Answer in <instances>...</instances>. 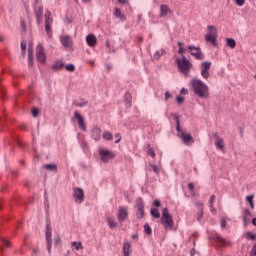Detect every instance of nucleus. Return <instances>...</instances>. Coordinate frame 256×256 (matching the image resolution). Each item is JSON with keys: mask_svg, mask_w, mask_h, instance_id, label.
Wrapping results in <instances>:
<instances>
[{"mask_svg": "<svg viewBox=\"0 0 256 256\" xmlns=\"http://www.w3.org/2000/svg\"><path fill=\"white\" fill-rule=\"evenodd\" d=\"M192 89L200 99H207L209 97V86L204 84L200 79H192Z\"/></svg>", "mask_w": 256, "mask_h": 256, "instance_id": "nucleus-1", "label": "nucleus"}, {"mask_svg": "<svg viewBox=\"0 0 256 256\" xmlns=\"http://www.w3.org/2000/svg\"><path fill=\"white\" fill-rule=\"evenodd\" d=\"M176 63L178 65V69H180L183 75H189V71H191L193 64H191V62L187 60V57H185V55H182V58L176 59Z\"/></svg>", "mask_w": 256, "mask_h": 256, "instance_id": "nucleus-2", "label": "nucleus"}, {"mask_svg": "<svg viewBox=\"0 0 256 256\" xmlns=\"http://www.w3.org/2000/svg\"><path fill=\"white\" fill-rule=\"evenodd\" d=\"M205 40L211 43L213 47H217V28L215 26H208V32L205 36Z\"/></svg>", "mask_w": 256, "mask_h": 256, "instance_id": "nucleus-3", "label": "nucleus"}, {"mask_svg": "<svg viewBox=\"0 0 256 256\" xmlns=\"http://www.w3.org/2000/svg\"><path fill=\"white\" fill-rule=\"evenodd\" d=\"M161 223L162 225H165L166 229L169 227V229H172L174 223H173V217L171 214H169V209L164 208L162 210V217H161Z\"/></svg>", "mask_w": 256, "mask_h": 256, "instance_id": "nucleus-4", "label": "nucleus"}, {"mask_svg": "<svg viewBox=\"0 0 256 256\" xmlns=\"http://www.w3.org/2000/svg\"><path fill=\"white\" fill-rule=\"evenodd\" d=\"M136 217L137 219H143V217H145V202H143L142 198H138L136 200Z\"/></svg>", "mask_w": 256, "mask_h": 256, "instance_id": "nucleus-5", "label": "nucleus"}, {"mask_svg": "<svg viewBox=\"0 0 256 256\" xmlns=\"http://www.w3.org/2000/svg\"><path fill=\"white\" fill-rule=\"evenodd\" d=\"M211 71V62L205 61L200 64V73L203 77V79H209Z\"/></svg>", "mask_w": 256, "mask_h": 256, "instance_id": "nucleus-6", "label": "nucleus"}, {"mask_svg": "<svg viewBox=\"0 0 256 256\" xmlns=\"http://www.w3.org/2000/svg\"><path fill=\"white\" fill-rule=\"evenodd\" d=\"M99 155H100V159H101V161H103V163H107V162L111 161V159H113V157H115V155H113V152H111V150H107V149H103V148H101L99 150Z\"/></svg>", "mask_w": 256, "mask_h": 256, "instance_id": "nucleus-7", "label": "nucleus"}, {"mask_svg": "<svg viewBox=\"0 0 256 256\" xmlns=\"http://www.w3.org/2000/svg\"><path fill=\"white\" fill-rule=\"evenodd\" d=\"M45 237H46V245H47L48 253L51 254L53 239H52L51 225L49 224L46 225Z\"/></svg>", "mask_w": 256, "mask_h": 256, "instance_id": "nucleus-8", "label": "nucleus"}, {"mask_svg": "<svg viewBox=\"0 0 256 256\" xmlns=\"http://www.w3.org/2000/svg\"><path fill=\"white\" fill-rule=\"evenodd\" d=\"M45 31L47 35H51V25H53V18L51 17V12L49 10L46 11L45 15Z\"/></svg>", "mask_w": 256, "mask_h": 256, "instance_id": "nucleus-9", "label": "nucleus"}, {"mask_svg": "<svg viewBox=\"0 0 256 256\" xmlns=\"http://www.w3.org/2000/svg\"><path fill=\"white\" fill-rule=\"evenodd\" d=\"M188 49L190 54L193 57H195V59H198L199 61H202V59H205L203 52H201V48L195 47V46H189Z\"/></svg>", "mask_w": 256, "mask_h": 256, "instance_id": "nucleus-10", "label": "nucleus"}, {"mask_svg": "<svg viewBox=\"0 0 256 256\" xmlns=\"http://www.w3.org/2000/svg\"><path fill=\"white\" fill-rule=\"evenodd\" d=\"M36 59L39 63H45L47 61V56L45 55V50L43 46L39 44L36 48Z\"/></svg>", "mask_w": 256, "mask_h": 256, "instance_id": "nucleus-11", "label": "nucleus"}, {"mask_svg": "<svg viewBox=\"0 0 256 256\" xmlns=\"http://www.w3.org/2000/svg\"><path fill=\"white\" fill-rule=\"evenodd\" d=\"M34 13L36 15V22L38 25H41L43 23V5L35 4Z\"/></svg>", "mask_w": 256, "mask_h": 256, "instance_id": "nucleus-12", "label": "nucleus"}, {"mask_svg": "<svg viewBox=\"0 0 256 256\" xmlns=\"http://www.w3.org/2000/svg\"><path fill=\"white\" fill-rule=\"evenodd\" d=\"M73 197H74L76 203H79V204L83 203V201L85 199V193L83 192V189L74 188Z\"/></svg>", "mask_w": 256, "mask_h": 256, "instance_id": "nucleus-13", "label": "nucleus"}, {"mask_svg": "<svg viewBox=\"0 0 256 256\" xmlns=\"http://www.w3.org/2000/svg\"><path fill=\"white\" fill-rule=\"evenodd\" d=\"M129 217V212L127 207H120L118 214H117V219L120 223H123Z\"/></svg>", "mask_w": 256, "mask_h": 256, "instance_id": "nucleus-14", "label": "nucleus"}, {"mask_svg": "<svg viewBox=\"0 0 256 256\" xmlns=\"http://www.w3.org/2000/svg\"><path fill=\"white\" fill-rule=\"evenodd\" d=\"M74 117L78 121L79 128L81 131H86L87 126H85V119H83V116L79 113V111L74 112Z\"/></svg>", "mask_w": 256, "mask_h": 256, "instance_id": "nucleus-15", "label": "nucleus"}, {"mask_svg": "<svg viewBox=\"0 0 256 256\" xmlns=\"http://www.w3.org/2000/svg\"><path fill=\"white\" fill-rule=\"evenodd\" d=\"M101 128L95 126L92 128L91 130V139H93L94 141H99L101 139Z\"/></svg>", "mask_w": 256, "mask_h": 256, "instance_id": "nucleus-16", "label": "nucleus"}, {"mask_svg": "<svg viewBox=\"0 0 256 256\" xmlns=\"http://www.w3.org/2000/svg\"><path fill=\"white\" fill-rule=\"evenodd\" d=\"M251 217V211H249V209H245L243 212L244 227H247L251 223Z\"/></svg>", "mask_w": 256, "mask_h": 256, "instance_id": "nucleus-17", "label": "nucleus"}, {"mask_svg": "<svg viewBox=\"0 0 256 256\" xmlns=\"http://www.w3.org/2000/svg\"><path fill=\"white\" fill-rule=\"evenodd\" d=\"M179 137H181L184 145H190V143H193V136H191V134L181 132V135Z\"/></svg>", "mask_w": 256, "mask_h": 256, "instance_id": "nucleus-18", "label": "nucleus"}, {"mask_svg": "<svg viewBox=\"0 0 256 256\" xmlns=\"http://www.w3.org/2000/svg\"><path fill=\"white\" fill-rule=\"evenodd\" d=\"M86 42L89 47H95V45H97V37L93 34H89L86 37Z\"/></svg>", "mask_w": 256, "mask_h": 256, "instance_id": "nucleus-19", "label": "nucleus"}, {"mask_svg": "<svg viewBox=\"0 0 256 256\" xmlns=\"http://www.w3.org/2000/svg\"><path fill=\"white\" fill-rule=\"evenodd\" d=\"M106 222L108 223L109 229H117V221L115 220V217L107 216Z\"/></svg>", "mask_w": 256, "mask_h": 256, "instance_id": "nucleus-20", "label": "nucleus"}, {"mask_svg": "<svg viewBox=\"0 0 256 256\" xmlns=\"http://www.w3.org/2000/svg\"><path fill=\"white\" fill-rule=\"evenodd\" d=\"M171 13V9H169V6L162 4L160 6V17H167Z\"/></svg>", "mask_w": 256, "mask_h": 256, "instance_id": "nucleus-21", "label": "nucleus"}, {"mask_svg": "<svg viewBox=\"0 0 256 256\" xmlns=\"http://www.w3.org/2000/svg\"><path fill=\"white\" fill-rule=\"evenodd\" d=\"M61 43L63 47H71L73 41L71 40L70 36H64L61 38Z\"/></svg>", "mask_w": 256, "mask_h": 256, "instance_id": "nucleus-22", "label": "nucleus"}, {"mask_svg": "<svg viewBox=\"0 0 256 256\" xmlns=\"http://www.w3.org/2000/svg\"><path fill=\"white\" fill-rule=\"evenodd\" d=\"M28 61L29 65H32L31 61H33V42L28 43Z\"/></svg>", "mask_w": 256, "mask_h": 256, "instance_id": "nucleus-23", "label": "nucleus"}, {"mask_svg": "<svg viewBox=\"0 0 256 256\" xmlns=\"http://www.w3.org/2000/svg\"><path fill=\"white\" fill-rule=\"evenodd\" d=\"M123 254L124 256L131 255V243L125 242L123 245Z\"/></svg>", "mask_w": 256, "mask_h": 256, "instance_id": "nucleus-24", "label": "nucleus"}, {"mask_svg": "<svg viewBox=\"0 0 256 256\" xmlns=\"http://www.w3.org/2000/svg\"><path fill=\"white\" fill-rule=\"evenodd\" d=\"M215 241L217 243H220L221 247L225 246V245H231V242H227L223 237H221V235H217L215 238Z\"/></svg>", "mask_w": 256, "mask_h": 256, "instance_id": "nucleus-25", "label": "nucleus"}, {"mask_svg": "<svg viewBox=\"0 0 256 256\" xmlns=\"http://www.w3.org/2000/svg\"><path fill=\"white\" fill-rule=\"evenodd\" d=\"M172 117H174L176 121V131L179 133L178 137H180L181 133H184V132L181 130V126L179 124V115L173 114Z\"/></svg>", "mask_w": 256, "mask_h": 256, "instance_id": "nucleus-26", "label": "nucleus"}, {"mask_svg": "<svg viewBox=\"0 0 256 256\" xmlns=\"http://www.w3.org/2000/svg\"><path fill=\"white\" fill-rule=\"evenodd\" d=\"M215 147L220 151H224L225 143L223 142L222 138H218V140L215 141Z\"/></svg>", "mask_w": 256, "mask_h": 256, "instance_id": "nucleus-27", "label": "nucleus"}, {"mask_svg": "<svg viewBox=\"0 0 256 256\" xmlns=\"http://www.w3.org/2000/svg\"><path fill=\"white\" fill-rule=\"evenodd\" d=\"M165 53H167L165 49H160L154 53L153 59H155L156 61H159V59H161L162 55H165Z\"/></svg>", "mask_w": 256, "mask_h": 256, "instance_id": "nucleus-28", "label": "nucleus"}, {"mask_svg": "<svg viewBox=\"0 0 256 256\" xmlns=\"http://www.w3.org/2000/svg\"><path fill=\"white\" fill-rule=\"evenodd\" d=\"M227 46L230 47V49H235L237 47V41L233 38H227L226 39Z\"/></svg>", "mask_w": 256, "mask_h": 256, "instance_id": "nucleus-29", "label": "nucleus"}, {"mask_svg": "<svg viewBox=\"0 0 256 256\" xmlns=\"http://www.w3.org/2000/svg\"><path fill=\"white\" fill-rule=\"evenodd\" d=\"M102 136L105 141H113V134H111L109 131H104Z\"/></svg>", "mask_w": 256, "mask_h": 256, "instance_id": "nucleus-30", "label": "nucleus"}, {"mask_svg": "<svg viewBox=\"0 0 256 256\" xmlns=\"http://www.w3.org/2000/svg\"><path fill=\"white\" fill-rule=\"evenodd\" d=\"M114 15H115V17H117L121 21H125V16L123 15V13H121V9L116 8L115 12H114Z\"/></svg>", "mask_w": 256, "mask_h": 256, "instance_id": "nucleus-31", "label": "nucleus"}, {"mask_svg": "<svg viewBox=\"0 0 256 256\" xmlns=\"http://www.w3.org/2000/svg\"><path fill=\"white\" fill-rule=\"evenodd\" d=\"M150 213L154 217V219H159V217H161V213H159V209L157 208H152L150 210Z\"/></svg>", "mask_w": 256, "mask_h": 256, "instance_id": "nucleus-32", "label": "nucleus"}, {"mask_svg": "<svg viewBox=\"0 0 256 256\" xmlns=\"http://www.w3.org/2000/svg\"><path fill=\"white\" fill-rule=\"evenodd\" d=\"M63 62L61 60H58L55 64L52 65V69H55L56 71H59V69H63Z\"/></svg>", "mask_w": 256, "mask_h": 256, "instance_id": "nucleus-33", "label": "nucleus"}, {"mask_svg": "<svg viewBox=\"0 0 256 256\" xmlns=\"http://www.w3.org/2000/svg\"><path fill=\"white\" fill-rule=\"evenodd\" d=\"M125 103L128 107H131V93L126 92L124 95Z\"/></svg>", "mask_w": 256, "mask_h": 256, "instance_id": "nucleus-34", "label": "nucleus"}, {"mask_svg": "<svg viewBox=\"0 0 256 256\" xmlns=\"http://www.w3.org/2000/svg\"><path fill=\"white\" fill-rule=\"evenodd\" d=\"M254 195H249L246 197V201L249 203L251 209H255V204L253 203Z\"/></svg>", "mask_w": 256, "mask_h": 256, "instance_id": "nucleus-35", "label": "nucleus"}, {"mask_svg": "<svg viewBox=\"0 0 256 256\" xmlns=\"http://www.w3.org/2000/svg\"><path fill=\"white\" fill-rule=\"evenodd\" d=\"M43 167L48 171H57V165L55 164H45Z\"/></svg>", "mask_w": 256, "mask_h": 256, "instance_id": "nucleus-36", "label": "nucleus"}, {"mask_svg": "<svg viewBox=\"0 0 256 256\" xmlns=\"http://www.w3.org/2000/svg\"><path fill=\"white\" fill-rule=\"evenodd\" d=\"M20 45H21V55L22 57H25V53L27 51V42L22 41Z\"/></svg>", "mask_w": 256, "mask_h": 256, "instance_id": "nucleus-37", "label": "nucleus"}, {"mask_svg": "<svg viewBox=\"0 0 256 256\" xmlns=\"http://www.w3.org/2000/svg\"><path fill=\"white\" fill-rule=\"evenodd\" d=\"M245 239H250V241H255L256 240V235L253 234L252 232H246Z\"/></svg>", "mask_w": 256, "mask_h": 256, "instance_id": "nucleus-38", "label": "nucleus"}, {"mask_svg": "<svg viewBox=\"0 0 256 256\" xmlns=\"http://www.w3.org/2000/svg\"><path fill=\"white\" fill-rule=\"evenodd\" d=\"M72 247H75L76 251L83 249V245L81 244V242H72Z\"/></svg>", "mask_w": 256, "mask_h": 256, "instance_id": "nucleus-39", "label": "nucleus"}, {"mask_svg": "<svg viewBox=\"0 0 256 256\" xmlns=\"http://www.w3.org/2000/svg\"><path fill=\"white\" fill-rule=\"evenodd\" d=\"M144 233H146V235H151V233H153V231L151 230V226H149V224L144 225Z\"/></svg>", "mask_w": 256, "mask_h": 256, "instance_id": "nucleus-40", "label": "nucleus"}, {"mask_svg": "<svg viewBox=\"0 0 256 256\" xmlns=\"http://www.w3.org/2000/svg\"><path fill=\"white\" fill-rule=\"evenodd\" d=\"M178 47H179L178 53L183 56V53H185V48H183V43L178 42Z\"/></svg>", "mask_w": 256, "mask_h": 256, "instance_id": "nucleus-41", "label": "nucleus"}, {"mask_svg": "<svg viewBox=\"0 0 256 256\" xmlns=\"http://www.w3.org/2000/svg\"><path fill=\"white\" fill-rule=\"evenodd\" d=\"M65 69H66L67 71L73 72V71H75V65H73V64H67V65L65 66Z\"/></svg>", "mask_w": 256, "mask_h": 256, "instance_id": "nucleus-42", "label": "nucleus"}, {"mask_svg": "<svg viewBox=\"0 0 256 256\" xmlns=\"http://www.w3.org/2000/svg\"><path fill=\"white\" fill-rule=\"evenodd\" d=\"M73 105H75L76 107H85V105H87V102H74Z\"/></svg>", "mask_w": 256, "mask_h": 256, "instance_id": "nucleus-43", "label": "nucleus"}, {"mask_svg": "<svg viewBox=\"0 0 256 256\" xmlns=\"http://www.w3.org/2000/svg\"><path fill=\"white\" fill-rule=\"evenodd\" d=\"M215 195L210 196V200L208 201L209 207L213 206V203H215Z\"/></svg>", "mask_w": 256, "mask_h": 256, "instance_id": "nucleus-44", "label": "nucleus"}, {"mask_svg": "<svg viewBox=\"0 0 256 256\" xmlns=\"http://www.w3.org/2000/svg\"><path fill=\"white\" fill-rule=\"evenodd\" d=\"M171 97H173V95L171 93H169V91L165 92V98L164 101L167 102L169 101V99H171Z\"/></svg>", "mask_w": 256, "mask_h": 256, "instance_id": "nucleus-45", "label": "nucleus"}, {"mask_svg": "<svg viewBox=\"0 0 256 256\" xmlns=\"http://www.w3.org/2000/svg\"><path fill=\"white\" fill-rule=\"evenodd\" d=\"M203 219V208H200L197 216V221H201Z\"/></svg>", "mask_w": 256, "mask_h": 256, "instance_id": "nucleus-46", "label": "nucleus"}, {"mask_svg": "<svg viewBox=\"0 0 256 256\" xmlns=\"http://www.w3.org/2000/svg\"><path fill=\"white\" fill-rule=\"evenodd\" d=\"M220 225L222 229H225L227 227V221L225 220V218L221 219Z\"/></svg>", "mask_w": 256, "mask_h": 256, "instance_id": "nucleus-47", "label": "nucleus"}, {"mask_svg": "<svg viewBox=\"0 0 256 256\" xmlns=\"http://www.w3.org/2000/svg\"><path fill=\"white\" fill-rule=\"evenodd\" d=\"M236 5H238L239 7H243V5H245V0H234Z\"/></svg>", "mask_w": 256, "mask_h": 256, "instance_id": "nucleus-48", "label": "nucleus"}, {"mask_svg": "<svg viewBox=\"0 0 256 256\" xmlns=\"http://www.w3.org/2000/svg\"><path fill=\"white\" fill-rule=\"evenodd\" d=\"M150 167L154 173H159V168L157 165L151 164Z\"/></svg>", "mask_w": 256, "mask_h": 256, "instance_id": "nucleus-49", "label": "nucleus"}, {"mask_svg": "<svg viewBox=\"0 0 256 256\" xmlns=\"http://www.w3.org/2000/svg\"><path fill=\"white\" fill-rule=\"evenodd\" d=\"M1 241H2V243H4V245H6V247H11V242L6 240L5 238H1Z\"/></svg>", "mask_w": 256, "mask_h": 256, "instance_id": "nucleus-50", "label": "nucleus"}, {"mask_svg": "<svg viewBox=\"0 0 256 256\" xmlns=\"http://www.w3.org/2000/svg\"><path fill=\"white\" fill-rule=\"evenodd\" d=\"M32 116L33 117H38L39 116V110L38 108H34L33 111H32Z\"/></svg>", "mask_w": 256, "mask_h": 256, "instance_id": "nucleus-51", "label": "nucleus"}, {"mask_svg": "<svg viewBox=\"0 0 256 256\" xmlns=\"http://www.w3.org/2000/svg\"><path fill=\"white\" fill-rule=\"evenodd\" d=\"M176 101L179 105H181V103H183V101H185V98L184 97H181V96H177L176 98Z\"/></svg>", "mask_w": 256, "mask_h": 256, "instance_id": "nucleus-52", "label": "nucleus"}, {"mask_svg": "<svg viewBox=\"0 0 256 256\" xmlns=\"http://www.w3.org/2000/svg\"><path fill=\"white\" fill-rule=\"evenodd\" d=\"M148 155H150V157H155V150H153V148H149Z\"/></svg>", "mask_w": 256, "mask_h": 256, "instance_id": "nucleus-53", "label": "nucleus"}, {"mask_svg": "<svg viewBox=\"0 0 256 256\" xmlns=\"http://www.w3.org/2000/svg\"><path fill=\"white\" fill-rule=\"evenodd\" d=\"M250 256H256V244L252 247V250L250 252Z\"/></svg>", "mask_w": 256, "mask_h": 256, "instance_id": "nucleus-54", "label": "nucleus"}, {"mask_svg": "<svg viewBox=\"0 0 256 256\" xmlns=\"http://www.w3.org/2000/svg\"><path fill=\"white\" fill-rule=\"evenodd\" d=\"M195 206L198 207V211H201V209H203V203L201 202H196Z\"/></svg>", "mask_w": 256, "mask_h": 256, "instance_id": "nucleus-55", "label": "nucleus"}, {"mask_svg": "<svg viewBox=\"0 0 256 256\" xmlns=\"http://www.w3.org/2000/svg\"><path fill=\"white\" fill-rule=\"evenodd\" d=\"M106 47H108L109 51H115V49L111 46V44L109 43V41L106 42Z\"/></svg>", "mask_w": 256, "mask_h": 256, "instance_id": "nucleus-56", "label": "nucleus"}, {"mask_svg": "<svg viewBox=\"0 0 256 256\" xmlns=\"http://www.w3.org/2000/svg\"><path fill=\"white\" fill-rule=\"evenodd\" d=\"M154 206H155V207H161V201L155 200V201H154Z\"/></svg>", "mask_w": 256, "mask_h": 256, "instance_id": "nucleus-57", "label": "nucleus"}, {"mask_svg": "<svg viewBox=\"0 0 256 256\" xmlns=\"http://www.w3.org/2000/svg\"><path fill=\"white\" fill-rule=\"evenodd\" d=\"M188 188H189L191 191H193V190L195 189V184L189 183V184H188Z\"/></svg>", "mask_w": 256, "mask_h": 256, "instance_id": "nucleus-58", "label": "nucleus"}, {"mask_svg": "<svg viewBox=\"0 0 256 256\" xmlns=\"http://www.w3.org/2000/svg\"><path fill=\"white\" fill-rule=\"evenodd\" d=\"M180 92H181L182 95H187V93H188L187 89H185V88H182L180 90Z\"/></svg>", "mask_w": 256, "mask_h": 256, "instance_id": "nucleus-59", "label": "nucleus"}, {"mask_svg": "<svg viewBox=\"0 0 256 256\" xmlns=\"http://www.w3.org/2000/svg\"><path fill=\"white\" fill-rule=\"evenodd\" d=\"M116 138H118L115 143H120L121 142V136L119 134L115 135Z\"/></svg>", "mask_w": 256, "mask_h": 256, "instance_id": "nucleus-60", "label": "nucleus"}, {"mask_svg": "<svg viewBox=\"0 0 256 256\" xmlns=\"http://www.w3.org/2000/svg\"><path fill=\"white\" fill-rule=\"evenodd\" d=\"M59 243H61V238L57 237L55 239V245H59Z\"/></svg>", "mask_w": 256, "mask_h": 256, "instance_id": "nucleus-61", "label": "nucleus"}, {"mask_svg": "<svg viewBox=\"0 0 256 256\" xmlns=\"http://www.w3.org/2000/svg\"><path fill=\"white\" fill-rule=\"evenodd\" d=\"M214 139H216V141H218V139H221V137H219V135L217 133L213 134Z\"/></svg>", "mask_w": 256, "mask_h": 256, "instance_id": "nucleus-62", "label": "nucleus"}, {"mask_svg": "<svg viewBox=\"0 0 256 256\" xmlns=\"http://www.w3.org/2000/svg\"><path fill=\"white\" fill-rule=\"evenodd\" d=\"M33 253H34V255H37V253H39V248H34Z\"/></svg>", "mask_w": 256, "mask_h": 256, "instance_id": "nucleus-63", "label": "nucleus"}, {"mask_svg": "<svg viewBox=\"0 0 256 256\" xmlns=\"http://www.w3.org/2000/svg\"><path fill=\"white\" fill-rule=\"evenodd\" d=\"M252 224L254 225V227H256V218L252 219Z\"/></svg>", "mask_w": 256, "mask_h": 256, "instance_id": "nucleus-64", "label": "nucleus"}]
</instances>
